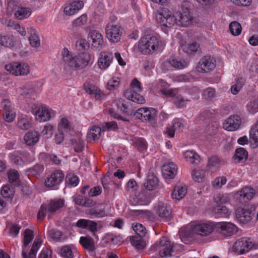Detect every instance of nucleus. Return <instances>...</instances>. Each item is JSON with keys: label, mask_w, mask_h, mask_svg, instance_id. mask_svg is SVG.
I'll use <instances>...</instances> for the list:
<instances>
[{"label": "nucleus", "mask_w": 258, "mask_h": 258, "mask_svg": "<svg viewBox=\"0 0 258 258\" xmlns=\"http://www.w3.org/2000/svg\"><path fill=\"white\" fill-rule=\"evenodd\" d=\"M28 32L30 34L29 40L30 45L34 47H38L40 44V40L36 31L33 28H30Z\"/></svg>", "instance_id": "obj_46"}, {"label": "nucleus", "mask_w": 258, "mask_h": 258, "mask_svg": "<svg viewBox=\"0 0 258 258\" xmlns=\"http://www.w3.org/2000/svg\"><path fill=\"white\" fill-rule=\"evenodd\" d=\"M177 172V167L173 162L165 163L162 167V172L165 179H173Z\"/></svg>", "instance_id": "obj_25"}, {"label": "nucleus", "mask_w": 258, "mask_h": 258, "mask_svg": "<svg viewBox=\"0 0 258 258\" xmlns=\"http://www.w3.org/2000/svg\"><path fill=\"white\" fill-rule=\"evenodd\" d=\"M31 14V11L29 8H19L15 12V17L19 20H22L28 18Z\"/></svg>", "instance_id": "obj_43"}, {"label": "nucleus", "mask_w": 258, "mask_h": 258, "mask_svg": "<svg viewBox=\"0 0 258 258\" xmlns=\"http://www.w3.org/2000/svg\"><path fill=\"white\" fill-rule=\"evenodd\" d=\"M253 246L250 238L241 237L236 240L233 245V250L237 254H242L248 251Z\"/></svg>", "instance_id": "obj_13"}, {"label": "nucleus", "mask_w": 258, "mask_h": 258, "mask_svg": "<svg viewBox=\"0 0 258 258\" xmlns=\"http://www.w3.org/2000/svg\"><path fill=\"white\" fill-rule=\"evenodd\" d=\"M42 242L41 237H37L35 238L28 255L27 254V258H36L37 252Z\"/></svg>", "instance_id": "obj_36"}, {"label": "nucleus", "mask_w": 258, "mask_h": 258, "mask_svg": "<svg viewBox=\"0 0 258 258\" xmlns=\"http://www.w3.org/2000/svg\"><path fill=\"white\" fill-rule=\"evenodd\" d=\"M0 44L7 47H10L13 46V38L11 36H0Z\"/></svg>", "instance_id": "obj_62"}, {"label": "nucleus", "mask_w": 258, "mask_h": 258, "mask_svg": "<svg viewBox=\"0 0 258 258\" xmlns=\"http://www.w3.org/2000/svg\"><path fill=\"white\" fill-rule=\"evenodd\" d=\"M214 202L219 205L226 203L228 202V198L226 195L223 194H218L214 198ZM213 216L216 218H227L229 217L231 212L225 206L218 205L213 207L211 210Z\"/></svg>", "instance_id": "obj_6"}, {"label": "nucleus", "mask_w": 258, "mask_h": 258, "mask_svg": "<svg viewBox=\"0 0 258 258\" xmlns=\"http://www.w3.org/2000/svg\"><path fill=\"white\" fill-rule=\"evenodd\" d=\"M215 231V222L211 221H195L186 226L181 227L179 234L181 241L187 243V238L191 233H194L202 237H207Z\"/></svg>", "instance_id": "obj_2"}, {"label": "nucleus", "mask_w": 258, "mask_h": 258, "mask_svg": "<svg viewBox=\"0 0 258 258\" xmlns=\"http://www.w3.org/2000/svg\"><path fill=\"white\" fill-rule=\"evenodd\" d=\"M160 88L159 92L164 97H171L175 96L179 93V89L177 88L168 89L169 85L163 81H160L158 84Z\"/></svg>", "instance_id": "obj_28"}, {"label": "nucleus", "mask_w": 258, "mask_h": 258, "mask_svg": "<svg viewBox=\"0 0 258 258\" xmlns=\"http://www.w3.org/2000/svg\"><path fill=\"white\" fill-rule=\"evenodd\" d=\"M153 211L159 217L166 219L170 214V209L167 204L163 201H159L155 204L153 208Z\"/></svg>", "instance_id": "obj_26"}, {"label": "nucleus", "mask_w": 258, "mask_h": 258, "mask_svg": "<svg viewBox=\"0 0 258 258\" xmlns=\"http://www.w3.org/2000/svg\"><path fill=\"white\" fill-rule=\"evenodd\" d=\"M120 84V79L118 77H112L110 78L106 85V88L109 91H114L118 89Z\"/></svg>", "instance_id": "obj_48"}, {"label": "nucleus", "mask_w": 258, "mask_h": 258, "mask_svg": "<svg viewBox=\"0 0 258 258\" xmlns=\"http://www.w3.org/2000/svg\"><path fill=\"white\" fill-rule=\"evenodd\" d=\"M142 91L141 83L137 79L133 80L131 83V89L126 90L124 93V97L128 100L138 104H144L145 99L139 92Z\"/></svg>", "instance_id": "obj_5"}, {"label": "nucleus", "mask_w": 258, "mask_h": 258, "mask_svg": "<svg viewBox=\"0 0 258 258\" xmlns=\"http://www.w3.org/2000/svg\"><path fill=\"white\" fill-rule=\"evenodd\" d=\"M5 69L16 76L27 75L30 72L29 66L25 63L13 62L5 66Z\"/></svg>", "instance_id": "obj_9"}, {"label": "nucleus", "mask_w": 258, "mask_h": 258, "mask_svg": "<svg viewBox=\"0 0 258 258\" xmlns=\"http://www.w3.org/2000/svg\"><path fill=\"white\" fill-rule=\"evenodd\" d=\"M84 5L82 1L72 2L65 5L63 8V12L68 16L74 15L83 9Z\"/></svg>", "instance_id": "obj_23"}, {"label": "nucleus", "mask_w": 258, "mask_h": 258, "mask_svg": "<svg viewBox=\"0 0 258 258\" xmlns=\"http://www.w3.org/2000/svg\"><path fill=\"white\" fill-rule=\"evenodd\" d=\"M44 167L41 165H36L32 168L27 170L26 173L28 176H36L43 172Z\"/></svg>", "instance_id": "obj_51"}, {"label": "nucleus", "mask_w": 258, "mask_h": 258, "mask_svg": "<svg viewBox=\"0 0 258 258\" xmlns=\"http://www.w3.org/2000/svg\"><path fill=\"white\" fill-rule=\"evenodd\" d=\"M64 204V201L61 199H55L51 200L47 206L48 211L54 212L62 208Z\"/></svg>", "instance_id": "obj_38"}, {"label": "nucleus", "mask_w": 258, "mask_h": 258, "mask_svg": "<svg viewBox=\"0 0 258 258\" xmlns=\"http://www.w3.org/2000/svg\"><path fill=\"white\" fill-rule=\"evenodd\" d=\"M76 251L75 247L69 245H65L60 249V254L63 258H73L74 253Z\"/></svg>", "instance_id": "obj_44"}, {"label": "nucleus", "mask_w": 258, "mask_h": 258, "mask_svg": "<svg viewBox=\"0 0 258 258\" xmlns=\"http://www.w3.org/2000/svg\"><path fill=\"white\" fill-rule=\"evenodd\" d=\"M246 108L247 110L251 113L258 112V96L250 100L247 104Z\"/></svg>", "instance_id": "obj_52"}, {"label": "nucleus", "mask_w": 258, "mask_h": 258, "mask_svg": "<svg viewBox=\"0 0 258 258\" xmlns=\"http://www.w3.org/2000/svg\"><path fill=\"white\" fill-rule=\"evenodd\" d=\"M85 91L94 97L96 99H101L104 97V93L95 85L90 81H87L83 85Z\"/></svg>", "instance_id": "obj_18"}, {"label": "nucleus", "mask_w": 258, "mask_h": 258, "mask_svg": "<svg viewBox=\"0 0 258 258\" xmlns=\"http://www.w3.org/2000/svg\"><path fill=\"white\" fill-rule=\"evenodd\" d=\"M101 128L98 126H93L88 134V138L93 140H97L100 137Z\"/></svg>", "instance_id": "obj_53"}, {"label": "nucleus", "mask_w": 258, "mask_h": 258, "mask_svg": "<svg viewBox=\"0 0 258 258\" xmlns=\"http://www.w3.org/2000/svg\"><path fill=\"white\" fill-rule=\"evenodd\" d=\"M9 181L15 186L20 184V175L18 172L15 169H10L8 173Z\"/></svg>", "instance_id": "obj_39"}, {"label": "nucleus", "mask_w": 258, "mask_h": 258, "mask_svg": "<svg viewBox=\"0 0 258 258\" xmlns=\"http://www.w3.org/2000/svg\"><path fill=\"white\" fill-rule=\"evenodd\" d=\"M54 128L53 125L50 123L46 124L42 131V135L45 136L47 138H51L53 135Z\"/></svg>", "instance_id": "obj_63"}, {"label": "nucleus", "mask_w": 258, "mask_h": 258, "mask_svg": "<svg viewBox=\"0 0 258 258\" xmlns=\"http://www.w3.org/2000/svg\"><path fill=\"white\" fill-rule=\"evenodd\" d=\"M255 194V190L253 188L245 186L234 194V199L238 203H244L251 200Z\"/></svg>", "instance_id": "obj_12"}, {"label": "nucleus", "mask_w": 258, "mask_h": 258, "mask_svg": "<svg viewBox=\"0 0 258 258\" xmlns=\"http://www.w3.org/2000/svg\"><path fill=\"white\" fill-rule=\"evenodd\" d=\"M203 99L206 101H211L216 96V92L214 89L208 88L205 89L202 94Z\"/></svg>", "instance_id": "obj_58"}, {"label": "nucleus", "mask_w": 258, "mask_h": 258, "mask_svg": "<svg viewBox=\"0 0 258 258\" xmlns=\"http://www.w3.org/2000/svg\"><path fill=\"white\" fill-rule=\"evenodd\" d=\"M187 189L185 186H176L172 193V197L174 199L180 200L186 195Z\"/></svg>", "instance_id": "obj_40"}, {"label": "nucleus", "mask_w": 258, "mask_h": 258, "mask_svg": "<svg viewBox=\"0 0 258 258\" xmlns=\"http://www.w3.org/2000/svg\"><path fill=\"white\" fill-rule=\"evenodd\" d=\"M254 213L252 210L243 208H238L236 210V218L241 224H246L254 217Z\"/></svg>", "instance_id": "obj_19"}, {"label": "nucleus", "mask_w": 258, "mask_h": 258, "mask_svg": "<svg viewBox=\"0 0 258 258\" xmlns=\"http://www.w3.org/2000/svg\"><path fill=\"white\" fill-rule=\"evenodd\" d=\"M71 131V125L69 120L63 117L58 123V131L61 133H68Z\"/></svg>", "instance_id": "obj_41"}, {"label": "nucleus", "mask_w": 258, "mask_h": 258, "mask_svg": "<svg viewBox=\"0 0 258 258\" xmlns=\"http://www.w3.org/2000/svg\"><path fill=\"white\" fill-rule=\"evenodd\" d=\"M215 67L216 60L210 56H205L198 62L197 70L200 73H207L212 71Z\"/></svg>", "instance_id": "obj_16"}, {"label": "nucleus", "mask_w": 258, "mask_h": 258, "mask_svg": "<svg viewBox=\"0 0 258 258\" xmlns=\"http://www.w3.org/2000/svg\"><path fill=\"white\" fill-rule=\"evenodd\" d=\"M115 106H116L117 112L115 111V109L111 107L112 105H109L106 106V108L104 110L105 112L109 113L111 116L113 118L118 120H122L124 121L127 120L125 117H123L120 115L118 113H121L122 114H126L127 113V107L125 104L123 103V101L121 99L118 100L116 102L114 103Z\"/></svg>", "instance_id": "obj_10"}, {"label": "nucleus", "mask_w": 258, "mask_h": 258, "mask_svg": "<svg viewBox=\"0 0 258 258\" xmlns=\"http://www.w3.org/2000/svg\"><path fill=\"white\" fill-rule=\"evenodd\" d=\"M248 158V152L243 148H239L236 150L233 156L234 161L236 163L243 165L246 161Z\"/></svg>", "instance_id": "obj_30"}, {"label": "nucleus", "mask_w": 258, "mask_h": 258, "mask_svg": "<svg viewBox=\"0 0 258 258\" xmlns=\"http://www.w3.org/2000/svg\"><path fill=\"white\" fill-rule=\"evenodd\" d=\"M190 7V2H183L180 10L174 15L168 9L163 8L156 12L155 20L161 26L166 28L174 25L184 27L194 25L197 22L191 15Z\"/></svg>", "instance_id": "obj_1"}, {"label": "nucleus", "mask_w": 258, "mask_h": 258, "mask_svg": "<svg viewBox=\"0 0 258 258\" xmlns=\"http://www.w3.org/2000/svg\"><path fill=\"white\" fill-rule=\"evenodd\" d=\"M131 242L132 244L138 249H143L146 246V242L143 240L142 237L132 236L131 237Z\"/></svg>", "instance_id": "obj_45"}, {"label": "nucleus", "mask_w": 258, "mask_h": 258, "mask_svg": "<svg viewBox=\"0 0 258 258\" xmlns=\"http://www.w3.org/2000/svg\"><path fill=\"white\" fill-rule=\"evenodd\" d=\"M18 125L19 128L22 130L28 128L31 123V118L27 115L19 116L18 119Z\"/></svg>", "instance_id": "obj_42"}, {"label": "nucleus", "mask_w": 258, "mask_h": 258, "mask_svg": "<svg viewBox=\"0 0 258 258\" xmlns=\"http://www.w3.org/2000/svg\"><path fill=\"white\" fill-rule=\"evenodd\" d=\"M66 182L73 186H76L79 183V177L74 173H69L66 178Z\"/></svg>", "instance_id": "obj_56"}, {"label": "nucleus", "mask_w": 258, "mask_h": 258, "mask_svg": "<svg viewBox=\"0 0 258 258\" xmlns=\"http://www.w3.org/2000/svg\"><path fill=\"white\" fill-rule=\"evenodd\" d=\"M88 22L87 15L84 14L79 17L76 18L72 22V26L74 28L82 27L86 25Z\"/></svg>", "instance_id": "obj_49"}, {"label": "nucleus", "mask_w": 258, "mask_h": 258, "mask_svg": "<svg viewBox=\"0 0 258 258\" xmlns=\"http://www.w3.org/2000/svg\"><path fill=\"white\" fill-rule=\"evenodd\" d=\"M79 242L85 249L90 251H93L95 249L94 241L90 236H81Z\"/></svg>", "instance_id": "obj_33"}, {"label": "nucleus", "mask_w": 258, "mask_h": 258, "mask_svg": "<svg viewBox=\"0 0 258 258\" xmlns=\"http://www.w3.org/2000/svg\"><path fill=\"white\" fill-rule=\"evenodd\" d=\"M113 60L111 52L103 51L100 53L97 62L98 68L102 71H106L111 66Z\"/></svg>", "instance_id": "obj_14"}, {"label": "nucleus", "mask_w": 258, "mask_h": 258, "mask_svg": "<svg viewBox=\"0 0 258 258\" xmlns=\"http://www.w3.org/2000/svg\"><path fill=\"white\" fill-rule=\"evenodd\" d=\"M106 38L111 43H115L120 41L123 28L118 25L108 24L105 29Z\"/></svg>", "instance_id": "obj_8"}, {"label": "nucleus", "mask_w": 258, "mask_h": 258, "mask_svg": "<svg viewBox=\"0 0 258 258\" xmlns=\"http://www.w3.org/2000/svg\"><path fill=\"white\" fill-rule=\"evenodd\" d=\"M183 156L185 160L191 164H198L200 161V156L194 151H186Z\"/></svg>", "instance_id": "obj_35"}, {"label": "nucleus", "mask_w": 258, "mask_h": 258, "mask_svg": "<svg viewBox=\"0 0 258 258\" xmlns=\"http://www.w3.org/2000/svg\"><path fill=\"white\" fill-rule=\"evenodd\" d=\"M3 109L4 118L6 121L11 122L14 120L16 113L11 109V103L9 99H4L1 103Z\"/></svg>", "instance_id": "obj_21"}, {"label": "nucleus", "mask_w": 258, "mask_h": 258, "mask_svg": "<svg viewBox=\"0 0 258 258\" xmlns=\"http://www.w3.org/2000/svg\"><path fill=\"white\" fill-rule=\"evenodd\" d=\"M245 80L242 78H239L236 81V84L232 85L231 88V91L233 94H237L242 87Z\"/></svg>", "instance_id": "obj_59"}, {"label": "nucleus", "mask_w": 258, "mask_h": 258, "mask_svg": "<svg viewBox=\"0 0 258 258\" xmlns=\"http://www.w3.org/2000/svg\"><path fill=\"white\" fill-rule=\"evenodd\" d=\"M241 25L237 22H232L229 25V30L231 33L234 36L239 35L241 32Z\"/></svg>", "instance_id": "obj_54"}, {"label": "nucleus", "mask_w": 258, "mask_h": 258, "mask_svg": "<svg viewBox=\"0 0 258 258\" xmlns=\"http://www.w3.org/2000/svg\"><path fill=\"white\" fill-rule=\"evenodd\" d=\"M40 135L38 132L30 131L27 132L24 136V140L28 146H33L39 140Z\"/></svg>", "instance_id": "obj_31"}, {"label": "nucleus", "mask_w": 258, "mask_h": 258, "mask_svg": "<svg viewBox=\"0 0 258 258\" xmlns=\"http://www.w3.org/2000/svg\"><path fill=\"white\" fill-rule=\"evenodd\" d=\"M64 175L59 170H55L48 173L45 179V186L52 188L59 185L63 180Z\"/></svg>", "instance_id": "obj_11"}, {"label": "nucleus", "mask_w": 258, "mask_h": 258, "mask_svg": "<svg viewBox=\"0 0 258 258\" xmlns=\"http://www.w3.org/2000/svg\"><path fill=\"white\" fill-rule=\"evenodd\" d=\"M192 177L195 181L201 182L204 179L205 173V171L200 169H195L192 172Z\"/></svg>", "instance_id": "obj_55"}, {"label": "nucleus", "mask_w": 258, "mask_h": 258, "mask_svg": "<svg viewBox=\"0 0 258 258\" xmlns=\"http://www.w3.org/2000/svg\"><path fill=\"white\" fill-rule=\"evenodd\" d=\"M166 43L157 34H147L142 36L138 43L139 51L144 55L152 54L163 50Z\"/></svg>", "instance_id": "obj_4"}, {"label": "nucleus", "mask_w": 258, "mask_h": 258, "mask_svg": "<svg viewBox=\"0 0 258 258\" xmlns=\"http://www.w3.org/2000/svg\"><path fill=\"white\" fill-rule=\"evenodd\" d=\"M1 192L4 198L8 199V200H11L14 195L15 190L12 186L8 184L3 186Z\"/></svg>", "instance_id": "obj_47"}, {"label": "nucleus", "mask_w": 258, "mask_h": 258, "mask_svg": "<svg viewBox=\"0 0 258 258\" xmlns=\"http://www.w3.org/2000/svg\"><path fill=\"white\" fill-rule=\"evenodd\" d=\"M75 225L79 228L88 229L94 235L97 230V223L90 220L81 219L76 222Z\"/></svg>", "instance_id": "obj_27"}, {"label": "nucleus", "mask_w": 258, "mask_h": 258, "mask_svg": "<svg viewBox=\"0 0 258 258\" xmlns=\"http://www.w3.org/2000/svg\"><path fill=\"white\" fill-rule=\"evenodd\" d=\"M125 188L130 194L135 193L138 189V185L134 179H130L126 184Z\"/></svg>", "instance_id": "obj_61"}, {"label": "nucleus", "mask_w": 258, "mask_h": 258, "mask_svg": "<svg viewBox=\"0 0 258 258\" xmlns=\"http://www.w3.org/2000/svg\"><path fill=\"white\" fill-rule=\"evenodd\" d=\"M42 242L41 237H37L35 238L28 255L27 254V258H36L37 252Z\"/></svg>", "instance_id": "obj_37"}, {"label": "nucleus", "mask_w": 258, "mask_h": 258, "mask_svg": "<svg viewBox=\"0 0 258 258\" xmlns=\"http://www.w3.org/2000/svg\"><path fill=\"white\" fill-rule=\"evenodd\" d=\"M33 238L34 235L32 230L27 229L24 231L23 233V245L22 252L23 258H27V247Z\"/></svg>", "instance_id": "obj_29"}, {"label": "nucleus", "mask_w": 258, "mask_h": 258, "mask_svg": "<svg viewBox=\"0 0 258 258\" xmlns=\"http://www.w3.org/2000/svg\"><path fill=\"white\" fill-rule=\"evenodd\" d=\"M88 40L92 46L96 48H101L103 45V35L98 30H93L90 31L88 35Z\"/></svg>", "instance_id": "obj_17"}, {"label": "nucleus", "mask_w": 258, "mask_h": 258, "mask_svg": "<svg viewBox=\"0 0 258 258\" xmlns=\"http://www.w3.org/2000/svg\"><path fill=\"white\" fill-rule=\"evenodd\" d=\"M134 115L142 121H151L156 115V110L153 108L142 107L135 112Z\"/></svg>", "instance_id": "obj_15"}, {"label": "nucleus", "mask_w": 258, "mask_h": 258, "mask_svg": "<svg viewBox=\"0 0 258 258\" xmlns=\"http://www.w3.org/2000/svg\"><path fill=\"white\" fill-rule=\"evenodd\" d=\"M241 124V118L237 115H231L223 123V128L228 131L237 130Z\"/></svg>", "instance_id": "obj_24"}, {"label": "nucleus", "mask_w": 258, "mask_h": 258, "mask_svg": "<svg viewBox=\"0 0 258 258\" xmlns=\"http://www.w3.org/2000/svg\"><path fill=\"white\" fill-rule=\"evenodd\" d=\"M250 142L252 148H255L258 146V131L253 126L249 132Z\"/></svg>", "instance_id": "obj_50"}, {"label": "nucleus", "mask_w": 258, "mask_h": 258, "mask_svg": "<svg viewBox=\"0 0 258 258\" xmlns=\"http://www.w3.org/2000/svg\"><path fill=\"white\" fill-rule=\"evenodd\" d=\"M133 228L137 234L140 237H143L146 234L147 230L142 224H133Z\"/></svg>", "instance_id": "obj_60"}, {"label": "nucleus", "mask_w": 258, "mask_h": 258, "mask_svg": "<svg viewBox=\"0 0 258 258\" xmlns=\"http://www.w3.org/2000/svg\"><path fill=\"white\" fill-rule=\"evenodd\" d=\"M52 110L44 105H40L35 113L36 119L40 122H45L50 119Z\"/></svg>", "instance_id": "obj_22"}, {"label": "nucleus", "mask_w": 258, "mask_h": 258, "mask_svg": "<svg viewBox=\"0 0 258 258\" xmlns=\"http://www.w3.org/2000/svg\"><path fill=\"white\" fill-rule=\"evenodd\" d=\"M173 69H182L187 67L188 63L184 60H178L175 58L171 59Z\"/></svg>", "instance_id": "obj_57"}, {"label": "nucleus", "mask_w": 258, "mask_h": 258, "mask_svg": "<svg viewBox=\"0 0 258 258\" xmlns=\"http://www.w3.org/2000/svg\"><path fill=\"white\" fill-rule=\"evenodd\" d=\"M61 58L60 64L64 72L72 70L77 71L88 66L91 60L88 53H80L74 55L68 48H63L61 51Z\"/></svg>", "instance_id": "obj_3"}, {"label": "nucleus", "mask_w": 258, "mask_h": 258, "mask_svg": "<svg viewBox=\"0 0 258 258\" xmlns=\"http://www.w3.org/2000/svg\"><path fill=\"white\" fill-rule=\"evenodd\" d=\"M102 128L103 131H115L118 129V125L115 121L105 122Z\"/></svg>", "instance_id": "obj_64"}, {"label": "nucleus", "mask_w": 258, "mask_h": 258, "mask_svg": "<svg viewBox=\"0 0 258 258\" xmlns=\"http://www.w3.org/2000/svg\"><path fill=\"white\" fill-rule=\"evenodd\" d=\"M180 49H182L184 52L188 55L193 54L197 52L200 48V45L197 42H194L189 44L187 46L185 44V41L181 40L179 41Z\"/></svg>", "instance_id": "obj_32"}, {"label": "nucleus", "mask_w": 258, "mask_h": 258, "mask_svg": "<svg viewBox=\"0 0 258 258\" xmlns=\"http://www.w3.org/2000/svg\"><path fill=\"white\" fill-rule=\"evenodd\" d=\"M215 231L223 237H228L236 234L238 228L230 222H215Z\"/></svg>", "instance_id": "obj_7"}, {"label": "nucleus", "mask_w": 258, "mask_h": 258, "mask_svg": "<svg viewBox=\"0 0 258 258\" xmlns=\"http://www.w3.org/2000/svg\"><path fill=\"white\" fill-rule=\"evenodd\" d=\"M158 184L157 177L153 174L148 175L146 181L144 183L145 188L149 190L156 189Z\"/></svg>", "instance_id": "obj_34"}, {"label": "nucleus", "mask_w": 258, "mask_h": 258, "mask_svg": "<svg viewBox=\"0 0 258 258\" xmlns=\"http://www.w3.org/2000/svg\"><path fill=\"white\" fill-rule=\"evenodd\" d=\"M9 158L12 163L21 166H23L30 162L28 154L22 153L17 151L10 153Z\"/></svg>", "instance_id": "obj_20"}]
</instances>
